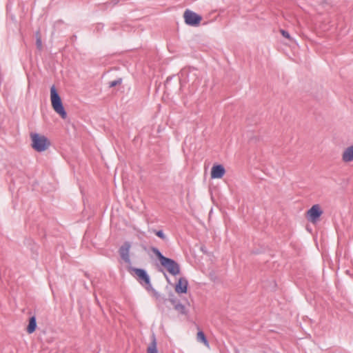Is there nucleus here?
Returning a JSON list of instances; mask_svg holds the SVG:
<instances>
[{
  "label": "nucleus",
  "mask_w": 353,
  "mask_h": 353,
  "mask_svg": "<svg viewBox=\"0 0 353 353\" xmlns=\"http://www.w3.org/2000/svg\"><path fill=\"white\" fill-rule=\"evenodd\" d=\"M152 252L159 259L161 265L164 267L168 272L173 276L180 273L179 265L173 259L164 256L157 248H152Z\"/></svg>",
  "instance_id": "nucleus-1"
},
{
  "label": "nucleus",
  "mask_w": 353,
  "mask_h": 353,
  "mask_svg": "<svg viewBox=\"0 0 353 353\" xmlns=\"http://www.w3.org/2000/svg\"><path fill=\"white\" fill-rule=\"evenodd\" d=\"M50 99L54 110L59 114L62 119H65L67 117V113L63 106L61 97L54 85L50 88Z\"/></svg>",
  "instance_id": "nucleus-2"
},
{
  "label": "nucleus",
  "mask_w": 353,
  "mask_h": 353,
  "mask_svg": "<svg viewBox=\"0 0 353 353\" xmlns=\"http://www.w3.org/2000/svg\"><path fill=\"white\" fill-rule=\"evenodd\" d=\"M32 147L37 152L46 150L50 146L49 140L43 135L37 133H31Z\"/></svg>",
  "instance_id": "nucleus-3"
},
{
  "label": "nucleus",
  "mask_w": 353,
  "mask_h": 353,
  "mask_svg": "<svg viewBox=\"0 0 353 353\" xmlns=\"http://www.w3.org/2000/svg\"><path fill=\"white\" fill-rule=\"evenodd\" d=\"M185 22L190 26H198L202 20L201 16L198 15L195 12L187 10L183 14Z\"/></svg>",
  "instance_id": "nucleus-4"
},
{
  "label": "nucleus",
  "mask_w": 353,
  "mask_h": 353,
  "mask_svg": "<svg viewBox=\"0 0 353 353\" xmlns=\"http://www.w3.org/2000/svg\"><path fill=\"white\" fill-rule=\"evenodd\" d=\"M129 270L135 273L142 285H146L147 288L151 287L150 277L144 270L131 267L129 268Z\"/></svg>",
  "instance_id": "nucleus-5"
},
{
  "label": "nucleus",
  "mask_w": 353,
  "mask_h": 353,
  "mask_svg": "<svg viewBox=\"0 0 353 353\" xmlns=\"http://www.w3.org/2000/svg\"><path fill=\"white\" fill-rule=\"evenodd\" d=\"M323 211L319 205L316 204L307 210V219L312 223H316L319 217L322 215Z\"/></svg>",
  "instance_id": "nucleus-6"
},
{
  "label": "nucleus",
  "mask_w": 353,
  "mask_h": 353,
  "mask_svg": "<svg viewBox=\"0 0 353 353\" xmlns=\"http://www.w3.org/2000/svg\"><path fill=\"white\" fill-rule=\"evenodd\" d=\"M131 244L130 242H125L119 248V253L121 259L128 265L131 264V260L130 257V250Z\"/></svg>",
  "instance_id": "nucleus-7"
},
{
  "label": "nucleus",
  "mask_w": 353,
  "mask_h": 353,
  "mask_svg": "<svg viewBox=\"0 0 353 353\" xmlns=\"http://www.w3.org/2000/svg\"><path fill=\"white\" fill-rule=\"evenodd\" d=\"M225 173V170L222 165H214L211 169L212 179H221Z\"/></svg>",
  "instance_id": "nucleus-8"
},
{
  "label": "nucleus",
  "mask_w": 353,
  "mask_h": 353,
  "mask_svg": "<svg viewBox=\"0 0 353 353\" xmlns=\"http://www.w3.org/2000/svg\"><path fill=\"white\" fill-rule=\"evenodd\" d=\"M188 284V283L186 279L180 278L175 287L176 292L179 294L185 293L187 292Z\"/></svg>",
  "instance_id": "nucleus-9"
},
{
  "label": "nucleus",
  "mask_w": 353,
  "mask_h": 353,
  "mask_svg": "<svg viewBox=\"0 0 353 353\" xmlns=\"http://www.w3.org/2000/svg\"><path fill=\"white\" fill-rule=\"evenodd\" d=\"M342 160L345 162H351L353 161V144L347 147L343 152Z\"/></svg>",
  "instance_id": "nucleus-10"
},
{
  "label": "nucleus",
  "mask_w": 353,
  "mask_h": 353,
  "mask_svg": "<svg viewBox=\"0 0 353 353\" xmlns=\"http://www.w3.org/2000/svg\"><path fill=\"white\" fill-rule=\"evenodd\" d=\"M36 327H37L36 318H35V316H32L29 319V323H28V325L27 330H26L28 334L33 333L35 331Z\"/></svg>",
  "instance_id": "nucleus-11"
},
{
  "label": "nucleus",
  "mask_w": 353,
  "mask_h": 353,
  "mask_svg": "<svg viewBox=\"0 0 353 353\" xmlns=\"http://www.w3.org/2000/svg\"><path fill=\"white\" fill-rule=\"evenodd\" d=\"M147 353H158L157 349V341L154 335H152V342L147 348Z\"/></svg>",
  "instance_id": "nucleus-12"
},
{
  "label": "nucleus",
  "mask_w": 353,
  "mask_h": 353,
  "mask_svg": "<svg viewBox=\"0 0 353 353\" xmlns=\"http://www.w3.org/2000/svg\"><path fill=\"white\" fill-rule=\"evenodd\" d=\"M196 339L198 341L203 343L205 345L208 346V342L204 333L202 331H199L196 334Z\"/></svg>",
  "instance_id": "nucleus-13"
},
{
  "label": "nucleus",
  "mask_w": 353,
  "mask_h": 353,
  "mask_svg": "<svg viewBox=\"0 0 353 353\" xmlns=\"http://www.w3.org/2000/svg\"><path fill=\"white\" fill-rule=\"evenodd\" d=\"M174 309L181 314H185L186 312L185 306L181 303L176 304L174 305Z\"/></svg>",
  "instance_id": "nucleus-14"
},
{
  "label": "nucleus",
  "mask_w": 353,
  "mask_h": 353,
  "mask_svg": "<svg viewBox=\"0 0 353 353\" xmlns=\"http://www.w3.org/2000/svg\"><path fill=\"white\" fill-rule=\"evenodd\" d=\"M36 45L38 49L41 50L42 48L41 38L39 32L36 34Z\"/></svg>",
  "instance_id": "nucleus-15"
},
{
  "label": "nucleus",
  "mask_w": 353,
  "mask_h": 353,
  "mask_svg": "<svg viewBox=\"0 0 353 353\" xmlns=\"http://www.w3.org/2000/svg\"><path fill=\"white\" fill-rule=\"evenodd\" d=\"M122 82V79L121 78L109 82V88H113L114 86H117L118 85H120Z\"/></svg>",
  "instance_id": "nucleus-16"
},
{
  "label": "nucleus",
  "mask_w": 353,
  "mask_h": 353,
  "mask_svg": "<svg viewBox=\"0 0 353 353\" xmlns=\"http://www.w3.org/2000/svg\"><path fill=\"white\" fill-rule=\"evenodd\" d=\"M155 234L157 236H159V238H161L162 239H164L165 238V234H163V231H161V230L156 231Z\"/></svg>",
  "instance_id": "nucleus-17"
},
{
  "label": "nucleus",
  "mask_w": 353,
  "mask_h": 353,
  "mask_svg": "<svg viewBox=\"0 0 353 353\" xmlns=\"http://www.w3.org/2000/svg\"><path fill=\"white\" fill-rule=\"evenodd\" d=\"M280 32H281V34H282L284 37H285V38H287V39H290V34H289L287 31H285V30H281V31H280Z\"/></svg>",
  "instance_id": "nucleus-18"
},
{
  "label": "nucleus",
  "mask_w": 353,
  "mask_h": 353,
  "mask_svg": "<svg viewBox=\"0 0 353 353\" xmlns=\"http://www.w3.org/2000/svg\"><path fill=\"white\" fill-rule=\"evenodd\" d=\"M185 72V71H183V72H181V75H184Z\"/></svg>",
  "instance_id": "nucleus-19"
}]
</instances>
